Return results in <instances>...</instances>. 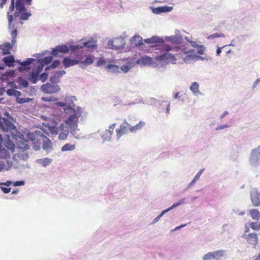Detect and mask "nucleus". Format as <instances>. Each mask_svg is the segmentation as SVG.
Masks as SVG:
<instances>
[{
  "label": "nucleus",
  "instance_id": "nucleus-11",
  "mask_svg": "<svg viewBox=\"0 0 260 260\" xmlns=\"http://www.w3.org/2000/svg\"><path fill=\"white\" fill-rule=\"evenodd\" d=\"M69 51V48L67 45H58L52 49V54L54 56H57L59 54V53H68Z\"/></svg>",
  "mask_w": 260,
  "mask_h": 260
},
{
  "label": "nucleus",
  "instance_id": "nucleus-40",
  "mask_svg": "<svg viewBox=\"0 0 260 260\" xmlns=\"http://www.w3.org/2000/svg\"><path fill=\"white\" fill-rule=\"evenodd\" d=\"M48 74L46 73H43L39 76V79L41 80L42 82H44L47 78H48Z\"/></svg>",
  "mask_w": 260,
  "mask_h": 260
},
{
  "label": "nucleus",
  "instance_id": "nucleus-13",
  "mask_svg": "<svg viewBox=\"0 0 260 260\" xmlns=\"http://www.w3.org/2000/svg\"><path fill=\"white\" fill-rule=\"evenodd\" d=\"M15 2L16 1L15 0H11L10 5L7 11V16L8 21L10 24H12V13L15 10Z\"/></svg>",
  "mask_w": 260,
  "mask_h": 260
},
{
  "label": "nucleus",
  "instance_id": "nucleus-14",
  "mask_svg": "<svg viewBox=\"0 0 260 260\" xmlns=\"http://www.w3.org/2000/svg\"><path fill=\"white\" fill-rule=\"evenodd\" d=\"M153 62L152 58L149 56H142L137 61V63L143 66H149Z\"/></svg>",
  "mask_w": 260,
  "mask_h": 260
},
{
  "label": "nucleus",
  "instance_id": "nucleus-57",
  "mask_svg": "<svg viewBox=\"0 0 260 260\" xmlns=\"http://www.w3.org/2000/svg\"><path fill=\"white\" fill-rule=\"evenodd\" d=\"M57 105L61 107H64L66 104L63 102H59L57 103Z\"/></svg>",
  "mask_w": 260,
  "mask_h": 260
},
{
  "label": "nucleus",
  "instance_id": "nucleus-28",
  "mask_svg": "<svg viewBox=\"0 0 260 260\" xmlns=\"http://www.w3.org/2000/svg\"><path fill=\"white\" fill-rule=\"evenodd\" d=\"M106 69L109 72L111 73H118L119 72V68L118 66L114 64H108L106 67Z\"/></svg>",
  "mask_w": 260,
  "mask_h": 260
},
{
  "label": "nucleus",
  "instance_id": "nucleus-1",
  "mask_svg": "<svg viewBox=\"0 0 260 260\" xmlns=\"http://www.w3.org/2000/svg\"><path fill=\"white\" fill-rule=\"evenodd\" d=\"M144 41L147 44H156L155 46H157V44H161L159 49L163 53L155 57L156 60L158 61L175 64L176 61L181 58H183L184 61L186 62L197 57L194 54L187 55L189 53H193L194 50L187 49L183 45L181 47L171 46L164 43V39L157 36H153L150 38L145 39Z\"/></svg>",
  "mask_w": 260,
  "mask_h": 260
},
{
  "label": "nucleus",
  "instance_id": "nucleus-6",
  "mask_svg": "<svg viewBox=\"0 0 260 260\" xmlns=\"http://www.w3.org/2000/svg\"><path fill=\"white\" fill-rule=\"evenodd\" d=\"M124 44V40L121 37L116 38L108 41L110 48L116 50L123 48Z\"/></svg>",
  "mask_w": 260,
  "mask_h": 260
},
{
  "label": "nucleus",
  "instance_id": "nucleus-47",
  "mask_svg": "<svg viewBox=\"0 0 260 260\" xmlns=\"http://www.w3.org/2000/svg\"><path fill=\"white\" fill-rule=\"evenodd\" d=\"M24 182L23 181H16L14 183V186H21L24 185Z\"/></svg>",
  "mask_w": 260,
  "mask_h": 260
},
{
  "label": "nucleus",
  "instance_id": "nucleus-7",
  "mask_svg": "<svg viewBox=\"0 0 260 260\" xmlns=\"http://www.w3.org/2000/svg\"><path fill=\"white\" fill-rule=\"evenodd\" d=\"M224 251L222 250L209 252L203 256V260H220L223 256Z\"/></svg>",
  "mask_w": 260,
  "mask_h": 260
},
{
  "label": "nucleus",
  "instance_id": "nucleus-9",
  "mask_svg": "<svg viewBox=\"0 0 260 260\" xmlns=\"http://www.w3.org/2000/svg\"><path fill=\"white\" fill-rule=\"evenodd\" d=\"M43 66L42 65L38 66L36 69L33 70L29 74L28 79L33 84H35L39 79V74L42 72Z\"/></svg>",
  "mask_w": 260,
  "mask_h": 260
},
{
  "label": "nucleus",
  "instance_id": "nucleus-55",
  "mask_svg": "<svg viewBox=\"0 0 260 260\" xmlns=\"http://www.w3.org/2000/svg\"><path fill=\"white\" fill-rule=\"evenodd\" d=\"M115 126H116V123H113V124H111L109 126V129L113 131L114 129Z\"/></svg>",
  "mask_w": 260,
  "mask_h": 260
},
{
  "label": "nucleus",
  "instance_id": "nucleus-39",
  "mask_svg": "<svg viewBox=\"0 0 260 260\" xmlns=\"http://www.w3.org/2000/svg\"><path fill=\"white\" fill-rule=\"evenodd\" d=\"M198 48L197 53L200 55H203L205 50V47L203 45H199Z\"/></svg>",
  "mask_w": 260,
  "mask_h": 260
},
{
  "label": "nucleus",
  "instance_id": "nucleus-63",
  "mask_svg": "<svg viewBox=\"0 0 260 260\" xmlns=\"http://www.w3.org/2000/svg\"><path fill=\"white\" fill-rule=\"evenodd\" d=\"M25 102V101L24 100V99H21L20 101L19 102L21 103H23V102Z\"/></svg>",
  "mask_w": 260,
  "mask_h": 260
},
{
  "label": "nucleus",
  "instance_id": "nucleus-33",
  "mask_svg": "<svg viewBox=\"0 0 260 260\" xmlns=\"http://www.w3.org/2000/svg\"><path fill=\"white\" fill-rule=\"evenodd\" d=\"M199 85L197 82H193L192 83L190 87V90L194 93L197 94L199 92Z\"/></svg>",
  "mask_w": 260,
  "mask_h": 260
},
{
  "label": "nucleus",
  "instance_id": "nucleus-48",
  "mask_svg": "<svg viewBox=\"0 0 260 260\" xmlns=\"http://www.w3.org/2000/svg\"><path fill=\"white\" fill-rule=\"evenodd\" d=\"M203 172V169H201L199 172L197 174V175L195 176V177H196V179H199L200 176L201 175V174H202Z\"/></svg>",
  "mask_w": 260,
  "mask_h": 260
},
{
  "label": "nucleus",
  "instance_id": "nucleus-59",
  "mask_svg": "<svg viewBox=\"0 0 260 260\" xmlns=\"http://www.w3.org/2000/svg\"><path fill=\"white\" fill-rule=\"evenodd\" d=\"M198 179H196V177H194V178L193 179V180H192V181L191 182V184H193L194 183H195Z\"/></svg>",
  "mask_w": 260,
  "mask_h": 260
},
{
  "label": "nucleus",
  "instance_id": "nucleus-41",
  "mask_svg": "<svg viewBox=\"0 0 260 260\" xmlns=\"http://www.w3.org/2000/svg\"><path fill=\"white\" fill-rule=\"evenodd\" d=\"M93 59L91 57H87L85 60L83 61V63L86 64H91L92 63Z\"/></svg>",
  "mask_w": 260,
  "mask_h": 260
},
{
  "label": "nucleus",
  "instance_id": "nucleus-31",
  "mask_svg": "<svg viewBox=\"0 0 260 260\" xmlns=\"http://www.w3.org/2000/svg\"><path fill=\"white\" fill-rule=\"evenodd\" d=\"M7 93L10 96L13 95L17 97H18L21 95V92L19 91L16 90L13 88L7 90Z\"/></svg>",
  "mask_w": 260,
  "mask_h": 260
},
{
  "label": "nucleus",
  "instance_id": "nucleus-23",
  "mask_svg": "<svg viewBox=\"0 0 260 260\" xmlns=\"http://www.w3.org/2000/svg\"><path fill=\"white\" fill-rule=\"evenodd\" d=\"M172 9V7H158L153 10V12L155 14H159L163 12H169Z\"/></svg>",
  "mask_w": 260,
  "mask_h": 260
},
{
  "label": "nucleus",
  "instance_id": "nucleus-32",
  "mask_svg": "<svg viewBox=\"0 0 260 260\" xmlns=\"http://www.w3.org/2000/svg\"><path fill=\"white\" fill-rule=\"evenodd\" d=\"M96 41L94 40H90L83 44V46L88 48H92L96 47Z\"/></svg>",
  "mask_w": 260,
  "mask_h": 260
},
{
  "label": "nucleus",
  "instance_id": "nucleus-46",
  "mask_svg": "<svg viewBox=\"0 0 260 260\" xmlns=\"http://www.w3.org/2000/svg\"><path fill=\"white\" fill-rule=\"evenodd\" d=\"M106 63V61L103 58H100L97 62L98 66H101L104 64Z\"/></svg>",
  "mask_w": 260,
  "mask_h": 260
},
{
  "label": "nucleus",
  "instance_id": "nucleus-26",
  "mask_svg": "<svg viewBox=\"0 0 260 260\" xmlns=\"http://www.w3.org/2000/svg\"><path fill=\"white\" fill-rule=\"evenodd\" d=\"M166 40L175 44L179 43L180 42L181 39L176 36H173L166 37Z\"/></svg>",
  "mask_w": 260,
  "mask_h": 260
},
{
  "label": "nucleus",
  "instance_id": "nucleus-35",
  "mask_svg": "<svg viewBox=\"0 0 260 260\" xmlns=\"http://www.w3.org/2000/svg\"><path fill=\"white\" fill-rule=\"evenodd\" d=\"M225 36L222 33H215L212 35H211L207 37L208 39H214L216 38H223Z\"/></svg>",
  "mask_w": 260,
  "mask_h": 260
},
{
  "label": "nucleus",
  "instance_id": "nucleus-53",
  "mask_svg": "<svg viewBox=\"0 0 260 260\" xmlns=\"http://www.w3.org/2000/svg\"><path fill=\"white\" fill-rule=\"evenodd\" d=\"M11 183H12V182L10 181H7L6 182L2 183L0 184L9 186L11 184Z\"/></svg>",
  "mask_w": 260,
  "mask_h": 260
},
{
  "label": "nucleus",
  "instance_id": "nucleus-27",
  "mask_svg": "<svg viewBox=\"0 0 260 260\" xmlns=\"http://www.w3.org/2000/svg\"><path fill=\"white\" fill-rule=\"evenodd\" d=\"M75 148H76V145L75 144L72 145V144H70L69 143H67L61 147V151H72V150H74L75 149Z\"/></svg>",
  "mask_w": 260,
  "mask_h": 260
},
{
  "label": "nucleus",
  "instance_id": "nucleus-25",
  "mask_svg": "<svg viewBox=\"0 0 260 260\" xmlns=\"http://www.w3.org/2000/svg\"><path fill=\"white\" fill-rule=\"evenodd\" d=\"M10 157L9 151L4 148L0 147V158L7 159Z\"/></svg>",
  "mask_w": 260,
  "mask_h": 260
},
{
  "label": "nucleus",
  "instance_id": "nucleus-29",
  "mask_svg": "<svg viewBox=\"0 0 260 260\" xmlns=\"http://www.w3.org/2000/svg\"><path fill=\"white\" fill-rule=\"evenodd\" d=\"M51 159L49 158H44L38 160V163L44 167L48 166L51 162Z\"/></svg>",
  "mask_w": 260,
  "mask_h": 260
},
{
  "label": "nucleus",
  "instance_id": "nucleus-50",
  "mask_svg": "<svg viewBox=\"0 0 260 260\" xmlns=\"http://www.w3.org/2000/svg\"><path fill=\"white\" fill-rule=\"evenodd\" d=\"M189 42L190 43L192 47L194 48H197L198 47V45L197 44L196 42L190 41H189Z\"/></svg>",
  "mask_w": 260,
  "mask_h": 260
},
{
  "label": "nucleus",
  "instance_id": "nucleus-30",
  "mask_svg": "<svg viewBox=\"0 0 260 260\" xmlns=\"http://www.w3.org/2000/svg\"><path fill=\"white\" fill-rule=\"evenodd\" d=\"M250 214L253 219H258L260 218V213L257 209L251 210L250 211Z\"/></svg>",
  "mask_w": 260,
  "mask_h": 260
},
{
  "label": "nucleus",
  "instance_id": "nucleus-62",
  "mask_svg": "<svg viewBox=\"0 0 260 260\" xmlns=\"http://www.w3.org/2000/svg\"><path fill=\"white\" fill-rule=\"evenodd\" d=\"M18 190H13L12 193L13 194H17L18 193Z\"/></svg>",
  "mask_w": 260,
  "mask_h": 260
},
{
  "label": "nucleus",
  "instance_id": "nucleus-64",
  "mask_svg": "<svg viewBox=\"0 0 260 260\" xmlns=\"http://www.w3.org/2000/svg\"><path fill=\"white\" fill-rule=\"evenodd\" d=\"M254 260H260V253L258 254V256Z\"/></svg>",
  "mask_w": 260,
  "mask_h": 260
},
{
  "label": "nucleus",
  "instance_id": "nucleus-3",
  "mask_svg": "<svg viewBox=\"0 0 260 260\" xmlns=\"http://www.w3.org/2000/svg\"><path fill=\"white\" fill-rule=\"evenodd\" d=\"M64 111L67 113H72L69 117L65 121V123L70 127L75 128L77 126V123L79 118L80 116V113L76 111L74 109L71 107L66 108Z\"/></svg>",
  "mask_w": 260,
  "mask_h": 260
},
{
  "label": "nucleus",
  "instance_id": "nucleus-61",
  "mask_svg": "<svg viewBox=\"0 0 260 260\" xmlns=\"http://www.w3.org/2000/svg\"><path fill=\"white\" fill-rule=\"evenodd\" d=\"M4 88H0V95L3 94V92L4 91Z\"/></svg>",
  "mask_w": 260,
  "mask_h": 260
},
{
  "label": "nucleus",
  "instance_id": "nucleus-60",
  "mask_svg": "<svg viewBox=\"0 0 260 260\" xmlns=\"http://www.w3.org/2000/svg\"><path fill=\"white\" fill-rule=\"evenodd\" d=\"M198 179H196V177H194V178L193 179V180H192V181L191 182V184H193L194 183H195Z\"/></svg>",
  "mask_w": 260,
  "mask_h": 260
},
{
  "label": "nucleus",
  "instance_id": "nucleus-22",
  "mask_svg": "<svg viewBox=\"0 0 260 260\" xmlns=\"http://www.w3.org/2000/svg\"><path fill=\"white\" fill-rule=\"evenodd\" d=\"M113 134V131L110 129H106L102 134L101 137L104 141H109Z\"/></svg>",
  "mask_w": 260,
  "mask_h": 260
},
{
  "label": "nucleus",
  "instance_id": "nucleus-2",
  "mask_svg": "<svg viewBox=\"0 0 260 260\" xmlns=\"http://www.w3.org/2000/svg\"><path fill=\"white\" fill-rule=\"evenodd\" d=\"M31 0H16L15 4V9L12 13V24L9 23V27L14 28L17 22V19L18 18L20 20H26L31 16V13L27 12L24 7L25 4L30 5Z\"/></svg>",
  "mask_w": 260,
  "mask_h": 260
},
{
  "label": "nucleus",
  "instance_id": "nucleus-58",
  "mask_svg": "<svg viewBox=\"0 0 260 260\" xmlns=\"http://www.w3.org/2000/svg\"><path fill=\"white\" fill-rule=\"evenodd\" d=\"M198 179H196V177H194V178L193 179V180H192V181L191 182V184H193L194 183H195Z\"/></svg>",
  "mask_w": 260,
  "mask_h": 260
},
{
  "label": "nucleus",
  "instance_id": "nucleus-4",
  "mask_svg": "<svg viewBox=\"0 0 260 260\" xmlns=\"http://www.w3.org/2000/svg\"><path fill=\"white\" fill-rule=\"evenodd\" d=\"M9 29L12 30L11 31V35L12 36L11 44L9 42L5 43L0 45V49L3 51V55H7L10 54V50L12 48L13 46L16 43V37L17 36V30L16 27V25L14 28H10L8 27Z\"/></svg>",
  "mask_w": 260,
  "mask_h": 260
},
{
  "label": "nucleus",
  "instance_id": "nucleus-20",
  "mask_svg": "<svg viewBox=\"0 0 260 260\" xmlns=\"http://www.w3.org/2000/svg\"><path fill=\"white\" fill-rule=\"evenodd\" d=\"M145 123L144 121H140L138 124L133 126H130L129 132L131 133H135L137 131L140 130L144 125Z\"/></svg>",
  "mask_w": 260,
  "mask_h": 260
},
{
  "label": "nucleus",
  "instance_id": "nucleus-8",
  "mask_svg": "<svg viewBox=\"0 0 260 260\" xmlns=\"http://www.w3.org/2000/svg\"><path fill=\"white\" fill-rule=\"evenodd\" d=\"M41 90L44 93L52 94L58 92L60 88L57 85H54L47 83L42 85Z\"/></svg>",
  "mask_w": 260,
  "mask_h": 260
},
{
  "label": "nucleus",
  "instance_id": "nucleus-42",
  "mask_svg": "<svg viewBox=\"0 0 260 260\" xmlns=\"http://www.w3.org/2000/svg\"><path fill=\"white\" fill-rule=\"evenodd\" d=\"M60 64V62L59 60H56L53 61L51 65V67L55 68L59 66Z\"/></svg>",
  "mask_w": 260,
  "mask_h": 260
},
{
  "label": "nucleus",
  "instance_id": "nucleus-49",
  "mask_svg": "<svg viewBox=\"0 0 260 260\" xmlns=\"http://www.w3.org/2000/svg\"><path fill=\"white\" fill-rule=\"evenodd\" d=\"M7 0H0V8L3 9L6 4Z\"/></svg>",
  "mask_w": 260,
  "mask_h": 260
},
{
  "label": "nucleus",
  "instance_id": "nucleus-52",
  "mask_svg": "<svg viewBox=\"0 0 260 260\" xmlns=\"http://www.w3.org/2000/svg\"><path fill=\"white\" fill-rule=\"evenodd\" d=\"M82 46L80 45H75V46H72L71 47V49L73 50H77L80 48H82Z\"/></svg>",
  "mask_w": 260,
  "mask_h": 260
},
{
  "label": "nucleus",
  "instance_id": "nucleus-16",
  "mask_svg": "<svg viewBox=\"0 0 260 260\" xmlns=\"http://www.w3.org/2000/svg\"><path fill=\"white\" fill-rule=\"evenodd\" d=\"M62 62L65 68H68L78 64L79 61L76 59H72L69 57H65Z\"/></svg>",
  "mask_w": 260,
  "mask_h": 260
},
{
  "label": "nucleus",
  "instance_id": "nucleus-37",
  "mask_svg": "<svg viewBox=\"0 0 260 260\" xmlns=\"http://www.w3.org/2000/svg\"><path fill=\"white\" fill-rule=\"evenodd\" d=\"M52 59H53V57L51 56H47V57H44L42 61L45 64H48L52 61Z\"/></svg>",
  "mask_w": 260,
  "mask_h": 260
},
{
  "label": "nucleus",
  "instance_id": "nucleus-15",
  "mask_svg": "<svg viewBox=\"0 0 260 260\" xmlns=\"http://www.w3.org/2000/svg\"><path fill=\"white\" fill-rule=\"evenodd\" d=\"M184 199H182L181 200H180L179 202H178V203H175L172 206H171L170 207H169L168 209L165 210H164L160 215H159L158 216H157L154 219V222H157L159 219H160V218L165 214L166 213V212H167L168 211L174 209V208H175L176 207L184 203Z\"/></svg>",
  "mask_w": 260,
  "mask_h": 260
},
{
  "label": "nucleus",
  "instance_id": "nucleus-44",
  "mask_svg": "<svg viewBox=\"0 0 260 260\" xmlns=\"http://www.w3.org/2000/svg\"><path fill=\"white\" fill-rule=\"evenodd\" d=\"M121 70L124 73H126L129 70V67L127 66H123L121 67Z\"/></svg>",
  "mask_w": 260,
  "mask_h": 260
},
{
  "label": "nucleus",
  "instance_id": "nucleus-38",
  "mask_svg": "<svg viewBox=\"0 0 260 260\" xmlns=\"http://www.w3.org/2000/svg\"><path fill=\"white\" fill-rule=\"evenodd\" d=\"M251 200L255 206H257L260 205V200L258 198L251 197Z\"/></svg>",
  "mask_w": 260,
  "mask_h": 260
},
{
  "label": "nucleus",
  "instance_id": "nucleus-43",
  "mask_svg": "<svg viewBox=\"0 0 260 260\" xmlns=\"http://www.w3.org/2000/svg\"><path fill=\"white\" fill-rule=\"evenodd\" d=\"M2 190L5 193H8L10 192L11 188H6L3 186L0 187Z\"/></svg>",
  "mask_w": 260,
  "mask_h": 260
},
{
  "label": "nucleus",
  "instance_id": "nucleus-21",
  "mask_svg": "<svg viewBox=\"0 0 260 260\" xmlns=\"http://www.w3.org/2000/svg\"><path fill=\"white\" fill-rule=\"evenodd\" d=\"M132 44L135 46H140L143 44L142 38L139 36H135L132 39Z\"/></svg>",
  "mask_w": 260,
  "mask_h": 260
},
{
  "label": "nucleus",
  "instance_id": "nucleus-17",
  "mask_svg": "<svg viewBox=\"0 0 260 260\" xmlns=\"http://www.w3.org/2000/svg\"><path fill=\"white\" fill-rule=\"evenodd\" d=\"M64 125L61 124L59 126V128L61 129L62 132L59 134L58 138L61 140H66L69 134V130L67 127H66V129H64Z\"/></svg>",
  "mask_w": 260,
  "mask_h": 260
},
{
  "label": "nucleus",
  "instance_id": "nucleus-10",
  "mask_svg": "<svg viewBox=\"0 0 260 260\" xmlns=\"http://www.w3.org/2000/svg\"><path fill=\"white\" fill-rule=\"evenodd\" d=\"M130 126V124L124 119L120 125L119 128L116 130L117 138L119 139L122 136L126 134L127 131H129Z\"/></svg>",
  "mask_w": 260,
  "mask_h": 260
},
{
  "label": "nucleus",
  "instance_id": "nucleus-24",
  "mask_svg": "<svg viewBox=\"0 0 260 260\" xmlns=\"http://www.w3.org/2000/svg\"><path fill=\"white\" fill-rule=\"evenodd\" d=\"M3 61L6 66L11 67L15 61L14 58L13 56H8L3 58Z\"/></svg>",
  "mask_w": 260,
  "mask_h": 260
},
{
  "label": "nucleus",
  "instance_id": "nucleus-18",
  "mask_svg": "<svg viewBox=\"0 0 260 260\" xmlns=\"http://www.w3.org/2000/svg\"><path fill=\"white\" fill-rule=\"evenodd\" d=\"M65 74L66 72L64 71H57L50 78V81L52 83H56L58 81V79Z\"/></svg>",
  "mask_w": 260,
  "mask_h": 260
},
{
  "label": "nucleus",
  "instance_id": "nucleus-34",
  "mask_svg": "<svg viewBox=\"0 0 260 260\" xmlns=\"http://www.w3.org/2000/svg\"><path fill=\"white\" fill-rule=\"evenodd\" d=\"M249 226L254 230H260V223L259 222H252L250 223Z\"/></svg>",
  "mask_w": 260,
  "mask_h": 260
},
{
  "label": "nucleus",
  "instance_id": "nucleus-5",
  "mask_svg": "<svg viewBox=\"0 0 260 260\" xmlns=\"http://www.w3.org/2000/svg\"><path fill=\"white\" fill-rule=\"evenodd\" d=\"M0 128L4 132H8L9 131L15 129V126L14 125L11 117H0Z\"/></svg>",
  "mask_w": 260,
  "mask_h": 260
},
{
  "label": "nucleus",
  "instance_id": "nucleus-45",
  "mask_svg": "<svg viewBox=\"0 0 260 260\" xmlns=\"http://www.w3.org/2000/svg\"><path fill=\"white\" fill-rule=\"evenodd\" d=\"M20 82L21 84L25 87H26L28 85L27 81L24 79H21Z\"/></svg>",
  "mask_w": 260,
  "mask_h": 260
},
{
  "label": "nucleus",
  "instance_id": "nucleus-19",
  "mask_svg": "<svg viewBox=\"0 0 260 260\" xmlns=\"http://www.w3.org/2000/svg\"><path fill=\"white\" fill-rule=\"evenodd\" d=\"M43 148L48 151L52 149V142L46 136H44V139L43 142Z\"/></svg>",
  "mask_w": 260,
  "mask_h": 260
},
{
  "label": "nucleus",
  "instance_id": "nucleus-36",
  "mask_svg": "<svg viewBox=\"0 0 260 260\" xmlns=\"http://www.w3.org/2000/svg\"><path fill=\"white\" fill-rule=\"evenodd\" d=\"M34 59L33 58H28L27 60L23 62H20L19 61H17V62L20 63L22 66H26L30 64Z\"/></svg>",
  "mask_w": 260,
  "mask_h": 260
},
{
  "label": "nucleus",
  "instance_id": "nucleus-12",
  "mask_svg": "<svg viewBox=\"0 0 260 260\" xmlns=\"http://www.w3.org/2000/svg\"><path fill=\"white\" fill-rule=\"evenodd\" d=\"M246 242L248 244L255 247L258 242L257 235L255 233L249 234L245 238Z\"/></svg>",
  "mask_w": 260,
  "mask_h": 260
},
{
  "label": "nucleus",
  "instance_id": "nucleus-56",
  "mask_svg": "<svg viewBox=\"0 0 260 260\" xmlns=\"http://www.w3.org/2000/svg\"><path fill=\"white\" fill-rule=\"evenodd\" d=\"M221 52V48H218L216 51V54L217 55H219L220 53Z\"/></svg>",
  "mask_w": 260,
  "mask_h": 260
},
{
  "label": "nucleus",
  "instance_id": "nucleus-51",
  "mask_svg": "<svg viewBox=\"0 0 260 260\" xmlns=\"http://www.w3.org/2000/svg\"><path fill=\"white\" fill-rule=\"evenodd\" d=\"M6 166L4 162L0 161V172L5 169Z\"/></svg>",
  "mask_w": 260,
  "mask_h": 260
},
{
  "label": "nucleus",
  "instance_id": "nucleus-54",
  "mask_svg": "<svg viewBox=\"0 0 260 260\" xmlns=\"http://www.w3.org/2000/svg\"><path fill=\"white\" fill-rule=\"evenodd\" d=\"M42 100L44 101L48 102V101H52V100L51 98L48 97H43L42 98Z\"/></svg>",
  "mask_w": 260,
  "mask_h": 260
}]
</instances>
